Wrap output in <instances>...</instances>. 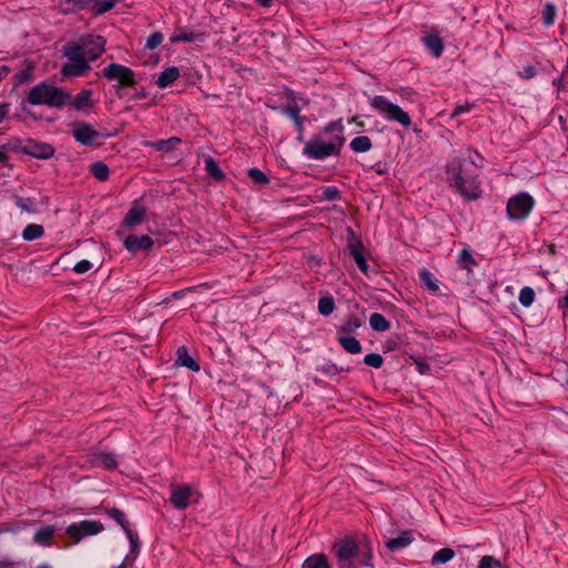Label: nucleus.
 <instances>
[{
    "instance_id": "obj_1",
    "label": "nucleus",
    "mask_w": 568,
    "mask_h": 568,
    "mask_svg": "<svg viewBox=\"0 0 568 568\" xmlns=\"http://www.w3.org/2000/svg\"><path fill=\"white\" fill-rule=\"evenodd\" d=\"M105 50V39L101 36H85L78 41L67 43L62 54L67 62L61 68L64 78L83 77L90 70V63L97 60Z\"/></svg>"
},
{
    "instance_id": "obj_2",
    "label": "nucleus",
    "mask_w": 568,
    "mask_h": 568,
    "mask_svg": "<svg viewBox=\"0 0 568 568\" xmlns=\"http://www.w3.org/2000/svg\"><path fill=\"white\" fill-rule=\"evenodd\" d=\"M27 101L32 105L61 109L69 103L70 93L47 82H40L29 91Z\"/></svg>"
},
{
    "instance_id": "obj_3",
    "label": "nucleus",
    "mask_w": 568,
    "mask_h": 568,
    "mask_svg": "<svg viewBox=\"0 0 568 568\" xmlns=\"http://www.w3.org/2000/svg\"><path fill=\"white\" fill-rule=\"evenodd\" d=\"M449 181L457 191L467 200H476L480 196L479 182L476 178L463 173L460 159H453L447 165Z\"/></svg>"
},
{
    "instance_id": "obj_4",
    "label": "nucleus",
    "mask_w": 568,
    "mask_h": 568,
    "mask_svg": "<svg viewBox=\"0 0 568 568\" xmlns=\"http://www.w3.org/2000/svg\"><path fill=\"white\" fill-rule=\"evenodd\" d=\"M333 550L335 552L337 565L339 568H354L356 564L361 566H371L368 551L367 559L357 560L358 546L353 538H345L342 541L334 545Z\"/></svg>"
},
{
    "instance_id": "obj_5",
    "label": "nucleus",
    "mask_w": 568,
    "mask_h": 568,
    "mask_svg": "<svg viewBox=\"0 0 568 568\" xmlns=\"http://www.w3.org/2000/svg\"><path fill=\"white\" fill-rule=\"evenodd\" d=\"M344 143V138L336 135L331 140H324L322 135L314 136L304 146V154L310 159H325L335 154Z\"/></svg>"
},
{
    "instance_id": "obj_6",
    "label": "nucleus",
    "mask_w": 568,
    "mask_h": 568,
    "mask_svg": "<svg viewBox=\"0 0 568 568\" xmlns=\"http://www.w3.org/2000/svg\"><path fill=\"white\" fill-rule=\"evenodd\" d=\"M371 105L388 121L398 122L405 128H408L412 123L410 116L406 111L383 95L374 97L371 100Z\"/></svg>"
},
{
    "instance_id": "obj_7",
    "label": "nucleus",
    "mask_w": 568,
    "mask_h": 568,
    "mask_svg": "<svg viewBox=\"0 0 568 568\" xmlns=\"http://www.w3.org/2000/svg\"><path fill=\"white\" fill-rule=\"evenodd\" d=\"M534 199L525 192H521L511 199L507 203V213L511 220H524L526 219L534 207Z\"/></svg>"
},
{
    "instance_id": "obj_8",
    "label": "nucleus",
    "mask_w": 568,
    "mask_h": 568,
    "mask_svg": "<svg viewBox=\"0 0 568 568\" xmlns=\"http://www.w3.org/2000/svg\"><path fill=\"white\" fill-rule=\"evenodd\" d=\"M103 530V525L94 520H82L67 527L65 534L72 539V544L79 542L84 537L93 536Z\"/></svg>"
},
{
    "instance_id": "obj_9",
    "label": "nucleus",
    "mask_w": 568,
    "mask_h": 568,
    "mask_svg": "<svg viewBox=\"0 0 568 568\" xmlns=\"http://www.w3.org/2000/svg\"><path fill=\"white\" fill-rule=\"evenodd\" d=\"M102 75L109 81H118L122 87H133L135 84V73L130 68L111 63L102 70Z\"/></svg>"
},
{
    "instance_id": "obj_10",
    "label": "nucleus",
    "mask_w": 568,
    "mask_h": 568,
    "mask_svg": "<svg viewBox=\"0 0 568 568\" xmlns=\"http://www.w3.org/2000/svg\"><path fill=\"white\" fill-rule=\"evenodd\" d=\"M72 136L77 142L82 145L100 144L99 140L102 134L94 130L93 126L87 122L78 121L71 124Z\"/></svg>"
},
{
    "instance_id": "obj_11",
    "label": "nucleus",
    "mask_w": 568,
    "mask_h": 568,
    "mask_svg": "<svg viewBox=\"0 0 568 568\" xmlns=\"http://www.w3.org/2000/svg\"><path fill=\"white\" fill-rule=\"evenodd\" d=\"M20 151L37 159H50L54 154V148L51 144L36 140H27Z\"/></svg>"
},
{
    "instance_id": "obj_12",
    "label": "nucleus",
    "mask_w": 568,
    "mask_h": 568,
    "mask_svg": "<svg viewBox=\"0 0 568 568\" xmlns=\"http://www.w3.org/2000/svg\"><path fill=\"white\" fill-rule=\"evenodd\" d=\"M194 491L187 485H172L170 501L176 509H185L190 505V500Z\"/></svg>"
},
{
    "instance_id": "obj_13",
    "label": "nucleus",
    "mask_w": 568,
    "mask_h": 568,
    "mask_svg": "<svg viewBox=\"0 0 568 568\" xmlns=\"http://www.w3.org/2000/svg\"><path fill=\"white\" fill-rule=\"evenodd\" d=\"M145 214L146 209L139 201H134L124 217L123 224L128 227L136 226L143 222Z\"/></svg>"
},
{
    "instance_id": "obj_14",
    "label": "nucleus",
    "mask_w": 568,
    "mask_h": 568,
    "mask_svg": "<svg viewBox=\"0 0 568 568\" xmlns=\"http://www.w3.org/2000/svg\"><path fill=\"white\" fill-rule=\"evenodd\" d=\"M348 248L352 257L355 260L358 268L367 274L368 272V264L366 262L365 255H364V246L357 239H354L349 241Z\"/></svg>"
},
{
    "instance_id": "obj_15",
    "label": "nucleus",
    "mask_w": 568,
    "mask_h": 568,
    "mask_svg": "<svg viewBox=\"0 0 568 568\" xmlns=\"http://www.w3.org/2000/svg\"><path fill=\"white\" fill-rule=\"evenodd\" d=\"M124 245L128 251L130 252H138L142 250H149L153 245V240L149 235H129L125 241Z\"/></svg>"
},
{
    "instance_id": "obj_16",
    "label": "nucleus",
    "mask_w": 568,
    "mask_h": 568,
    "mask_svg": "<svg viewBox=\"0 0 568 568\" xmlns=\"http://www.w3.org/2000/svg\"><path fill=\"white\" fill-rule=\"evenodd\" d=\"M181 143V139L178 136H172L166 140H158V141H145L143 145L153 148L159 152H171L176 149V146Z\"/></svg>"
},
{
    "instance_id": "obj_17",
    "label": "nucleus",
    "mask_w": 568,
    "mask_h": 568,
    "mask_svg": "<svg viewBox=\"0 0 568 568\" xmlns=\"http://www.w3.org/2000/svg\"><path fill=\"white\" fill-rule=\"evenodd\" d=\"M55 534L53 526L47 525L40 527L33 535V541L40 546H51Z\"/></svg>"
},
{
    "instance_id": "obj_18",
    "label": "nucleus",
    "mask_w": 568,
    "mask_h": 568,
    "mask_svg": "<svg viewBox=\"0 0 568 568\" xmlns=\"http://www.w3.org/2000/svg\"><path fill=\"white\" fill-rule=\"evenodd\" d=\"M413 540L412 531L405 530L398 537L388 539L385 545L390 551H396L409 546Z\"/></svg>"
},
{
    "instance_id": "obj_19",
    "label": "nucleus",
    "mask_w": 568,
    "mask_h": 568,
    "mask_svg": "<svg viewBox=\"0 0 568 568\" xmlns=\"http://www.w3.org/2000/svg\"><path fill=\"white\" fill-rule=\"evenodd\" d=\"M178 359L176 364L183 367H187L193 372L200 371V365L189 355L185 346H181L176 351Z\"/></svg>"
},
{
    "instance_id": "obj_20",
    "label": "nucleus",
    "mask_w": 568,
    "mask_h": 568,
    "mask_svg": "<svg viewBox=\"0 0 568 568\" xmlns=\"http://www.w3.org/2000/svg\"><path fill=\"white\" fill-rule=\"evenodd\" d=\"M92 462L105 469H114L116 460L112 453L98 452L92 455Z\"/></svg>"
},
{
    "instance_id": "obj_21",
    "label": "nucleus",
    "mask_w": 568,
    "mask_h": 568,
    "mask_svg": "<svg viewBox=\"0 0 568 568\" xmlns=\"http://www.w3.org/2000/svg\"><path fill=\"white\" fill-rule=\"evenodd\" d=\"M91 95L92 92L90 90H84L77 94L73 99L70 95V101L68 104L72 105L75 110H84L92 105Z\"/></svg>"
},
{
    "instance_id": "obj_22",
    "label": "nucleus",
    "mask_w": 568,
    "mask_h": 568,
    "mask_svg": "<svg viewBox=\"0 0 568 568\" xmlns=\"http://www.w3.org/2000/svg\"><path fill=\"white\" fill-rule=\"evenodd\" d=\"M92 0H61L60 7L64 13L90 9Z\"/></svg>"
},
{
    "instance_id": "obj_23",
    "label": "nucleus",
    "mask_w": 568,
    "mask_h": 568,
    "mask_svg": "<svg viewBox=\"0 0 568 568\" xmlns=\"http://www.w3.org/2000/svg\"><path fill=\"white\" fill-rule=\"evenodd\" d=\"M180 77V70L176 67L166 68L163 72H161L156 80V85L159 88H165L172 82H174Z\"/></svg>"
},
{
    "instance_id": "obj_24",
    "label": "nucleus",
    "mask_w": 568,
    "mask_h": 568,
    "mask_svg": "<svg viewBox=\"0 0 568 568\" xmlns=\"http://www.w3.org/2000/svg\"><path fill=\"white\" fill-rule=\"evenodd\" d=\"M302 568H331V565L324 554H318L310 556L303 562Z\"/></svg>"
},
{
    "instance_id": "obj_25",
    "label": "nucleus",
    "mask_w": 568,
    "mask_h": 568,
    "mask_svg": "<svg viewBox=\"0 0 568 568\" xmlns=\"http://www.w3.org/2000/svg\"><path fill=\"white\" fill-rule=\"evenodd\" d=\"M424 43L426 48L433 53L435 57H439L444 50L443 40L438 36H428L424 39Z\"/></svg>"
},
{
    "instance_id": "obj_26",
    "label": "nucleus",
    "mask_w": 568,
    "mask_h": 568,
    "mask_svg": "<svg viewBox=\"0 0 568 568\" xmlns=\"http://www.w3.org/2000/svg\"><path fill=\"white\" fill-rule=\"evenodd\" d=\"M369 325L374 331L386 332L390 328V323L381 313H373L369 317Z\"/></svg>"
},
{
    "instance_id": "obj_27",
    "label": "nucleus",
    "mask_w": 568,
    "mask_h": 568,
    "mask_svg": "<svg viewBox=\"0 0 568 568\" xmlns=\"http://www.w3.org/2000/svg\"><path fill=\"white\" fill-rule=\"evenodd\" d=\"M338 342L351 354H359L362 352L361 343L353 336H338Z\"/></svg>"
},
{
    "instance_id": "obj_28",
    "label": "nucleus",
    "mask_w": 568,
    "mask_h": 568,
    "mask_svg": "<svg viewBox=\"0 0 568 568\" xmlns=\"http://www.w3.org/2000/svg\"><path fill=\"white\" fill-rule=\"evenodd\" d=\"M205 171L215 181H222L225 178L224 172L219 168L217 163L212 156H207L204 161Z\"/></svg>"
},
{
    "instance_id": "obj_29",
    "label": "nucleus",
    "mask_w": 568,
    "mask_h": 568,
    "mask_svg": "<svg viewBox=\"0 0 568 568\" xmlns=\"http://www.w3.org/2000/svg\"><path fill=\"white\" fill-rule=\"evenodd\" d=\"M354 152H367L372 149V141L367 135L354 138L349 144Z\"/></svg>"
},
{
    "instance_id": "obj_30",
    "label": "nucleus",
    "mask_w": 568,
    "mask_h": 568,
    "mask_svg": "<svg viewBox=\"0 0 568 568\" xmlns=\"http://www.w3.org/2000/svg\"><path fill=\"white\" fill-rule=\"evenodd\" d=\"M44 234V230L40 224H29L22 232L24 241H33L40 239Z\"/></svg>"
},
{
    "instance_id": "obj_31",
    "label": "nucleus",
    "mask_w": 568,
    "mask_h": 568,
    "mask_svg": "<svg viewBox=\"0 0 568 568\" xmlns=\"http://www.w3.org/2000/svg\"><path fill=\"white\" fill-rule=\"evenodd\" d=\"M90 172L99 181H105L109 178V168L101 161L92 163L90 166Z\"/></svg>"
},
{
    "instance_id": "obj_32",
    "label": "nucleus",
    "mask_w": 568,
    "mask_h": 568,
    "mask_svg": "<svg viewBox=\"0 0 568 568\" xmlns=\"http://www.w3.org/2000/svg\"><path fill=\"white\" fill-rule=\"evenodd\" d=\"M454 550L450 548H443L438 551H436L432 557V565H442L448 562L450 559L454 558Z\"/></svg>"
},
{
    "instance_id": "obj_33",
    "label": "nucleus",
    "mask_w": 568,
    "mask_h": 568,
    "mask_svg": "<svg viewBox=\"0 0 568 568\" xmlns=\"http://www.w3.org/2000/svg\"><path fill=\"white\" fill-rule=\"evenodd\" d=\"M419 277H420V281L423 282V284L426 286V288L433 293H436L438 290H439V286H438V282L437 280L434 277V275L427 271L426 268H424L420 273H419Z\"/></svg>"
},
{
    "instance_id": "obj_34",
    "label": "nucleus",
    "mask_w": 568,
    "mask_h": 568,
    "mask_svg": "<svg viewBox=\"0 0 568 568\" xmlns=\"http://www.w3.org/2000/svg\"><path fill=\"white\" fill-rule=\"evenodd\" d=\"M335 310V301L332 296H323L318 301V312L323 316L331 315Z\"/></svg>"
},
{
    "instance_id": "obj_35",
    "label": "nucleus",
    "mask_w": 568,
    "mask_h": 568,
    "mask_svg": "<svg viewBox=\"0 0 568 568\" xmlns=\"http://www.w3.org/2000/svg\"><path fill=\"white\" fill-rule=\"evenodd\" d=\"M200 38H201V36L196 34L194 32H186V31H183V30H179V31L174 32L170 37V41L172 43H175V42H193V41H196Z\"/></svg>"
},
{
    "instance_id": "obj_36",
    "label": "nucleus",
    "mask_w": 568,
    "mask_h": 568,
    "mask_svg": "<svg viewBox=\"0 0 568 568\" xmlns=\"http://www.w3.org/2000/svg\"><path fill=\"white\" fill-rule=\"evenodd\" d=\"M363 324V321L356 316V315H351L344 323L343 325L338 328V331L341 333H353L355 332L357 328H359Z\"/></svg>"
},
{
    "instance_id": "obj_37",
    "label": "nucleus",
    "mask_w": 568,
    "mask_h": 568,
    "mask_svg": "<svg viewBox=\"0 0 568 568\" xmlns=\"http://www.w3.org/2000/svg\"><path fill=\"white\" fill-rule=\"evenodd\" d=\"M114 6L115 4L113 3L112 0H103V1L92 0L90 10L94 14H102V13L110 11Z\"/></svg>"
},
{
    "instance_id": "obj_38",
    "label": "nucleus",
    "mask_w": 568,
    "mask_h": 568,
    "mask_svg": "<svg viewBox=\"0 0 568 568\" xmlns=\"http://www.w3.org/2000/svg\"><path fill=\"white\" fill-rule=\"evenodd\" d=\"M458 264L462 268L471 272V267L476 264L471 253L468 250H463L458 256Z\"/></svg>"
},
{
    "instance_id": "obj_39",
    "label": "nucleus",
    "mask_w": 568,
    "mask_h": 568,
    "mask_svg": "<svg viewBox=\"0 0 568 568\" xmlns=\"http://www.w3.org/2000/svg\"><path fill=\"white\" fill-rule=\"evenodd\" d=\"M556 6L551 2H547L544 4L542 10V21L546 26H551L556 18Z\"/></svg>"
},
{
    "instance_id": "obj_40",
    "label": "nucleus",
    "mask_w": 568,
    "mask_h": 568,
    "mask_svg": "<svg viewBox=\"0 0 568 568\" xmlns=\"http://www.w3.org/2000/svg\"><path fill=\"white\" fill-rule=\"evenodd\" d=\"M301 109L296 104H290L284 109V113L288 115L295 124L298 126V130H302V118L300 116Z\"/></svg>"
},
{
    "instance_id": "obj_41",
    "label": "nucleus",
    "mask_w": 568,
    "mask_h": 568,
    "mask_svg": "<svg viewBox=\"0 0 568 568\" xmlns=\"http://www.w3.org/2000/svg\"><path fill=\"white\" fill-rule=\"evenodd\" d=\"M108 514L123 528L124 531L130 528L129 523L125 518V514L122 510L118 508H112L108 510Z\"/></svg>"
},
{
    "instance_id": "obj_42",
    "label": "nucleus",
    "mask_w": 568,
    "mask_h": 568,
    "mask_svg": "<svg viewBox=\"0 0 568 568\" xmlns=\"http://www.w3.org/2000/svg\"><path fill=\"white\" fill-rule=\"evenodd\" d=\"M535 292L531 287H524L519 293V302L523 306L528 307L534 303Z\"/></svg>"
},
{
    "instance_id": "obj_43",
    "label": "nucleus",
    "mask_w": 568,
    "mask_h": 568,
    "mask_svg": "<svg viewBox=\"0 0 568 568\" xmlns=\"http://www.w3.org/2000/svg\"><path fill=\"white\" fill-rule=\"evenodd\" d=\"M501 562L493 556H484L479 560L478 568H501Z\"/></svg>"
},
{
    "instance_id": "obj_44",
    "label": "nucleus",
    "mask_w": 568,
    "mask_h": 568,
    "mask_svg": "<svg viewBox=\"0 0 568 568\" xmlns=\"http://www.w3.org/2000/svg\"><path fill=\"white\" fill-rule=\"evenodd\" d=\"M383 357L377 353H371L364 357V363L374 368H379L383 365Z\"/></svg>"
},
{
    "instance_id": "obj_45",
    "label": "nucleus",
    "mask_w": 568,
    "mask_h": 568,
    "mask_svg": "<svg viewBox=\"0 0 568 568\" xmlns=\"http://www.w3.org/2000/svg\"><path fill=\"white\" fill-rule=\"evenodd\" d=\"M248 176L255 182L260 184L268 183V179L265 173H263L260 169L252 168L248 170Z\"/></svg>"
},
{
    "instance_id": "obj_46",
    "label": "nucleus",
    "mask_w": 568,
    "mask_h": 568,
    "mask_svg": "<svg viewBox=\"0 0 568 568\" xmlns=\"http://www.w3.org/2000/svg\"><path fill=\"white\" fill-rule=\"evenodd\" d=\"M162 40L163 34L161 32H153L148 37L145 47L153 50L161 44Z\"/></svg>"
},
{
    "instance_id": "obj_47",
    "label": "nucleus",
    "mask_w": 568,
    "mask_h": 568,
    "mask_svg": "<svg viewBox=\"0 0 568 568\" xmlns=\"http://www.w3.org/2000/svg\"><path fill=\"white\" fill-rule=\"evenodd\" d=\"M323 199L334 201L339 199V191L335 186H327L323 190Z\"/></svg>"
},
{
    "instance_id": "obj_48",
    "label": "nucleus",
    "mask_w": 568,
    "mask_h": 568,
    "mask_svg": "<svg viewBox=\"0 0 568 568\" xmlns=\"http://www.w3.org/2000/svg\"><path fill=\"white\" fill-rule=\"evenodd\" d=\"M91 268L92 263L88 260H82L74 265L73 271L78 274H84L89 272Z\"/></svg>"
},
{
    "instance_id": "obj_49",
    "label": "nucleus",
    "mask_w": 568,
    "mask_h": 568,
    "mask_svg": "<svg viewBox=\"0 0 568 568\" xmlns=\"http://www.w3.org/2000/svg\"><path fill=\"white\" fill-rule=\"evenodd\" d=\"M125 534L130 540V544H131V549L132 551H136L138 547H139V537L138 535L131 530V528L126 529L125 530Z\"/></svg>"
},
{
    "instance_id": "obj_50",
    "label": "nucleus",
    "mask_w": 568,
    "mask_h": 568,
    "mask_svg": "<svg viewBox=\"0 0 568 568\" xmlns=\"http://www.w3.org/2000/svg\"><path fill=\"white\" fill-rule=\"evenodd\" d=\"M536 74V70L532 65H525L523 71L519 72V75L523 79H531Z\"/></svg>"
},
{
    "instance_id": "obj_51",
    "label": "nucleus",
    "mask_w": 568,
    "mask_h": 568,
    "mask_svg": "<svg viewBox=\"0 0 568 568\" xmlns=\"http://www.w3.org/2000/svg\"><path fill=\"white\" fill-rule=\"evenodd\" d=\"M14 79H16L17 84L29 81L31 79V71L23 70V71L17 73Z\"/></svg>"
},
{
    "instance_id": "obj_52",
    "label": "nucleus",
    "mask_w": 568,
    "mask_h": 568,
    "mask_svg": "<svg viewBox=\"0 0 568 568\" xmlns=\"http://www.w3.org/2000/svg\"><path fill=\"white\" fill-rule=\"evenodd\" d=\"M471 104L469 103H466V104H460V105H457L452 114V116H458L460 115L462 113H465V112H468L470 111L471 109Z\"/></svg>"
},
{
    "instance_id": "obj_53",
    "label": "nucleus",
    "mask_w": 568,
    "mask_h": 568,
    "mask_svg": "<svg viewBox=\"0 0 568 568\" xmlns=\"http://www.w3.org/2000/svg\"><path fill=\"white\" fill-rule=\"evenodd\" d=\"M10 104L2 102L0 103V123L4 121V119L9 115Z\"/></svg>"
},
{
    "instance_id": "obj_54",
    "label": "nucleus",
    "mask_w": 568,
    "mask_h": 568,
    "mask_svg": "<svg viewBox=\"0 0 568 568\" xmlns=\"http://www.w3.org/2000/svg\"><path fill=\"white\" fill-rule=\"evenodd\" d=\"M416 367H417L418 372L423 375L429 373V371H430L429 364L422 362V361L416 362Z\"/></svg>"
},
{
    "instance_id": "obj_55",
    "label": "nucleus",
    "mask_w": 568,
    "mask_h": 568,
    "mask_svg": "<svg viewBox=\"0 0 568 568\" xmlns=\"http://www.w3.org/2000/svg\"><path fill=\"white\" fill-rule=\"evenodd\" d=\"M10 72L9 67L1 64L0 65V81L3 80Z\"/></svg>"
},
{
    "instance_id": "obj_56",
    "label": "nucleus",
    "mask_w": 568,
    "mask_h": 568,
    "mask_svg": "<svg viewBox=\"0 0 568 568\" xmlns=\"http://www.w3.org/2000/svg\"><path fill=\"white\" fill-rule=\"evenodd\" d=\"M257 3H260L264 8H268L272 6L274 0H255Z\"/></svg>"
},
{
    "instance_id": "obj_57",
    "label": "nucleus",
    "mask_w": 568,
    "mask_h": 568,
    "mask_svg": "<svg viewBox=\"0 0 568 568\" xmlns=\"http://www.w3.org/2000/svg\"><path fill=\"white\" fill-rule=\"evenodd\" d=\"M565 78H562V75L556 80H554V85H556L558 89H560L562 87V80Z\"/></svg>"
},
{
    "instance_id": "obj_58",
    "label": "nucleus",
    "mask_w": 568,
    "mask_h": 568,
    "mask_svg": "<svg viewBox=\"0 0 568 568\" xmlns=\"http://www.w3.org/2000/svg\"><path fill=\"white\" fill-rule=\"evenodd\" d=\"M8 160V155L3 150H0V163H4Z\"/></svg>"
},
{
    "instance_id": "obj_59",
    "label": "nucleus",
    "mask_w": 568,
    "mask_h": 568,
    "mask_svg": "<svg viewBox=\"0 0 568 568\" xmlns=\"http://www.w3.org/2000/svg\"><path fill=\"white\" fill-rule=\"evenodd\" d=\"M561 307L566 308V311L568 312V292L566 293L565 295V298H564V304L560 305Z\"/></svg>"
},
{
    "instance_id": "obj_60",
    "label": "nucleus",
    "mask_w": 568,
    "mask_h": 568,
    "mask_svg": "<svg viewBox=\"0 0 568 568\" xmlns=\"http://www.w3.org/2000/svg\"><path fill=\"white\" fill-rule=\"evenodd\" d=\"M334 129H335V124H334V123H331V124H328V125L325 128V132L333 131Z\"/></svg>"
},
{
    "instance_id": "obj_61",
    "label": "nucleus",
    "mask_w": 568,
    "mask_h": 568,
    "mask_svg": "<svg viewBox=\"0 0 568 568\" xmlns=\"http://www.w3.org/2000/svg\"><path fill=\"white\" fill-rule=\"evenodd\" d=\"M10 566V562L8 561H0V568H8Z\"/></svg>"
},
{
    "instance_id": "obj_62",
    "label": "nucleus",
    "mask_w": 568,
    "mask_h": 568,
    "mask_svg": "<svg viewBox=\"0 0 568 568\" xmlns=\"http://www.w3.org/2000/svg\"><path fill=\"white\" fill-rule=\"evenodd\" d=\"M18 205H19L22 210L30 211V209H29L26 204H23V203H20V202H19V203H18Z\"/></svg>"
},
{
    "instance_id": "obj_63",
    "label": "nucleus",
    "mask_w": 568,
    "mask_h": 568,
    "mask_svg": "<svg viewBox=\"0 0 568 568\" xmlns=\"http://www.w3.org/2000/svg\"><path fill=\"white\" fill-rule=\"evenodd\" d=\"M477 162H478V159H475V161H474V160H471V163H473L474 165H476V166H481V163H477Z\"/></svg>"
},
{
    "instance_id": "obj_64",
    "label": "nucleus",
    "mask_w": 568,
    "mask_h": 568,
    "mask_svg": "<svg viewBox=\"0 0 568 568\" xmlns=\"http://www.w3.org/2000/svg\"><path fill=\"white\" fill-rule=\"evenodd\" d=\"M38 568H51V567L49 565L43 564V565H40Z\"/></svg>"
}]
</instances>
